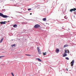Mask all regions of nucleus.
<instances>
[{"mask_svg":"<svg viewBox=\"0 0 76 76\" xmlns=\"http://www.w3.org/2000/svg\"><path fill=\"white\" fill-rule=\"evenodd\" d=\"M0 16L2 17L3 18H7L9 17V16L6 15H4L3 13H0Z\"/></svg>","mask_w":76,"mask_h":76,"instance_id":"obj_1","label":"nucleus"},{"mask_svg":"<svg viewBox=\"0 0 76 76\" xmlns=\"http://www.w3.org/2000/svg\"><path fill=\"white\" fill-rule=\"evenodd\" d=\"M39 27H40V25L38 24L35 25L34 26V28H38Z\"/></svg>","mask_w":76,"mask_h":76,"instance_id":"obj_2","label":"nucleus"},{"mask_svg":"<svg viewBox=\"0 0 76 76\" xmlns=\"http://www.w3.org/2000/svg\"><path fill=\"white\" fill-rule=\"evenodd\" d=\"M76 10V8H73V9H71L69 10V12H71V13H72V12L73 11H74V12H75Z\"/></svg>","mask_w":76,"mask_h":76,"instance_id":"obj_3","label":"nucleus"},{"mask_svg":"<svg viewBox=\"0 0 76 76\" xmlns=\"http://www.w3.org/2000/svg\"><path fill=\"white\" fill-rule=\"evenodd\" d=\"M37 50L38 51V53L39 54H41V50L39 47H37Z\"/></svg>","mask_w":76,"mask_h":76,"instance_id":"obj_4","label":"nucleus"},{"mask_svg":"<svg viewBox=\"0 0 76 76\" xmlns=\"http://www.w3.org/2000/svg\"><path fill=\"white\" fill-rule=\"evenodd\" d=\"M59 51H60V50L58 49H56V53H58Z\"/></svg>","mask_w":76,"mask_h":76,"instance_id":"obj_5","label":"nucleus"},{"mask_svg":"<svg viewBox=\"0 0 76 76\" xmlns=\"http://www.w3.org/2000/svg\"><path fill=\"white\" fill-rule=\"evenodd\" d=\"M6 21H2L1 22V25H2L3 24H6Z\"/></svg>","mask_w":76,"mask_h":76,"instance_id":"obj_6","label":"nucleus"},{"mask_svg":"<svg viewBox=\"0 0 76 76\" xmlns=\"http://www.w3.org/2000/svg\"><path fill=\"white\" fill-rule=\"evenodd\" d=\"M65 53H67V52L68 51V53H69V50H65Z\"/></svg>","mask_w":76,"mask_h":76,"instance_id":"obj_7","label":"nucleus"},{"mask_svg":"<svg viewBox=\"0 0 76 76\" xmlns=\"http://www.w3.org/2000/svg\"><path fill=\"white\" fill-rule=\"evenodd\" d=\"M74 60L72 61L71 62V66H72L74 64Z\"/></svg>","mask_w":76,"mask_h":76,"instance_id":"obj_8","label":"nucleus"},{"mask_svg":"<svg viewBox=\"0 0 76 76\" xmlns=\"http://www.w3.org/2000/svg\"><path fill=\"white\" fill-rule=\"evenodd\" d=\"M13 27L14 28H17V27H18V26L16 24H14L13 25Z\"/></svg>","mask_w":76,"mask_h":76,"instance_id":"obj_9","label":"nucleus"},{"mask_svg":"<svg viewBox=\"0 0 76 76\" xmlns=\"http://www.w3.org/2000/svg\"><path fill=\"white\" fill-rule=\"evenodd\" d=\"M11 47H16V44H14L13 45H11Z\"/></svg>","mask_w":76,"mask_h":76,"instance_id":"obj_10","label":"nucleus"},{"mask_svg":"<svg viewBox=\"0 0 76 76\" xmlns=\"http://www.w3.org/2000/svg\"><path fill=\"white\" fill-rule=\"evenodd\" d=\"M67 56V54L66 53H64L63 55V56L64 57H66V56Z\"/></svg>","mask_w":76,"mask_h":76,"instance_id":"obj_11","label":"nucleus"},{"mask_svg":"<svg viewBox=\"0 0 76 76\" xmlns=\"http://www.w3.org/2000/svg\"><path fill=\"white\" fill-rule=\"evenodd\" d=\"M36 59V60H38L39 61H40V62L41 61V60L39 58H37Z\"/></svg>","mask_w":76,"mask_h":76,"instance_id":"obj_12","label":"nucleus"},{"mask_svg":"<svg viewBox=\"0 0 76 76\" xmlns=\"http://www.w3.org/2000/svg\"><path fill=\"white\" fill-rule=\"evenodd\" d=\"M69 45H65L64 46V48H65V47H68Z\"/></svg>","mask_w":76,"mask_h":76,"instance_id":"obj_13","label":"nucleus"},{"mask_svg":"<svg viewBox=\"0 0 76 76\" xmlns=\"http://www.w3.org/2000/svg\"><path fill=\"white\" fill-rule=\"evenodd\" d=\"M3 39H4V38H3L0 41V43H1V42H3Z\"/></svg>","mask_w":76,"mask_h":76,"instance_id":"obj_14","label":"nucleus"},{"mask_svg":"<svg viewBox=\"0 0 76 76\" xmlns=\"http://www.w3.org/2000/svg\"><path fill=\"white\" fill-rule=\"evenodd\" d=\"M43 56H45V55H46V54H47V52H45V53L44 52H43Z\"/></svg>","mask_w":76,"mask_h":76,"instance_id":"obj_15","label":"nucleus"},{"mask_svg":"<svg viewBox=\"0 0 76 76\" xmlns=\"http://www.w3.org/2000/svg\"><path fill=\"white\" fill-rule=\"evenodd\" d=\"M42 20H43V21H45V20H46V18H43L42 19Z\"/></svg>","mask_w":76,"mask_h":76,"instance_id":"obj_16","label":"nucleus"},{"mask_svg":"<svg viewBox=\"0 0 76 76\" xmlns=\"http://www.w3.org/2000/svg\"><path fill=\"white\" fill-rule=\"evenodd\" d=\"M26 56H31V55H29V54H25Z\"/></svg>","mask_w":76,"mask_h":76,"instance_id":"obj_17","label":"nucleus"},{"mask_svg":"<svg viewBox=\"0 0 76 76\" xmlns=\"http://www.w3.org/2000/svg\"><path fill=\"white\" fill-rule=\"evenodd\" d=\"M4 56H0V58H1L2 57H4Z\"/></svg>","mask_w":76,"mask_h":76,"instance_id":"obj_18","label":"nucleus"},{"mask_svg":"<svg viewBox=\"0 0 76 76\" xmlns=\"http://www.w3.org/2000/svg\"><path fill=\"white\" fill-rule=\"evenodd\" d=\"M64 18H65V19H67V16H65Z\"/></svg>","mask_w":76,"mask_h":76,"instance_id":"obj_19","label":"nucleus"},{"mask_svg":"<svg viewBox=\"0 0 76 76\" xmlns=\"http://www.w3.org/2000/svg\"><path fill=\"white\" fill-rule=\"evenodd\" d=\"M65 58L66 59V60H69V59L68 57H66Z\"/></svg>","mask_w":76,"mask_h":76,"instance_id":"obj_20","label":"nucleus"},{"mask_svg":"<svg viewBox=\"0 0 76 76\" xmlns=\"http://www.w3.org/2000/svg\"><path fill=\"white\" fill-rule=\"evenodd\" d=\"M11 75H12V76H14V74H13V72H11Z\"/></svg>","mask_w":76,"mask_h":76,"instance_id":"obj_21","label":"nucleus"},{"mask_svg":"<svg viewBox=\"0 0 76 76\" xmlns=\"http://www.w3.org/2000/svg\"><path fill=\"white\" fill-rule=\"evenodd\" d=\"M31 8H29L28 9V11H29V10H31Z\"/></svg>","mask_w":76,"mask_h":76,"instance_id":"obj_22","label":"nucleus"},{"mask_svg":"<svg viewBox=\"0 0 76 76\" xmlns=\"http://www.w3.org/2000/svg\"><path fill=\"white\" fill-rule=\"evenodd\" d=\"M74 14H75V15H76V12H74Z\"/></svg>","mask_w":76,"mask_h":76,"instance_id":"obj_23","label":"nucleus"},{"mask_svg":"<svg viewBox=\"0 0 76 76\" xmlns=\"http://www.w3.org/2000/svg\"><path fill=\"white\" fill-rule=\"evenodd\" d=\"M30 15H32V13H31L30 14Z\"/></svg>","mask_w":76,"mask_h":76,"instance_id":"obj_24","label":"nucleus"},{"mask_svg":"<svg viewBox=\"0 0 76 76\" xmlns=\"http://www.w3.org/2000/svg\"><path fill=\"white\" fill-rule=\"evenodd\" d=\"M8 22H9V21H8Z\"/></svg>","mask_w":76,"mask_h":76,"instance_id":"obj_25","label":"nucleus"},{"mask_svg":"<svg viewBox=\"0 0 76 76\" xmlns=\"http://www.w3.org/2000/svg\"><path fill=\"white\" fill-rule=\"evenodd\" d=\"M0 23H1V22H0Z\"/></svg>","mask_w":76,"mask_h":76,"instance_id":"obj_26","label":"nucleus"},{"mask_svg":"<svg viewBox=\"0 0 76 76\" xmlns=\"http://www.w3.org/2000/svg\"><path fill=\"white\" fill-rule=\"evenodd\" d=\"M13 40H12V41H13Z\"/></svg>","mask_w":76,"mask_h":76,"instance_id":"obj_27","label":"nucleus"},{"mask_svg":"<svg viewBox=\"0 0 76 76\" xmlns=\"http://www.w3.org/2000/svg\"><path fill=\"white\" fill-rule=\"evenodd\" d=\"M67 51V52H68V51Z\"/></svg>","mask_w":76,"mask_h":76,"instance_id":"obj_28","label":"nucleus"}]
</instances>
